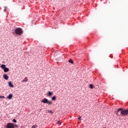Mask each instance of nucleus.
I'll return each instance as SVG.
<instances>
[{
  "mask_svg": "<svg viewBox=\"0 0 128 128\" xmlns=\"http://www.w3.org/2000/svg\"><path fill=\"white\" fill-rule=\"evenodd\" d=\"M0 98H6V97L4 96H0Z\"/></svg>",
  "mask_w": 128,
  "mask_h": 128,
  "instance_id": "nucleus-15",
  "label": "nucleus"
},
{
  "mask_svg": "<svg viewBox=\"0 0 128 128\" xmlns=\"http://www.w3.org/2000/svg\"><path fill=\"white\" fill-rule=\"evenodd\" d=\"M78 118V120H82V117L81 116H79V118Z\"/></svg>",
  "mask_w": 128,
  "mask_h": 128,
  "instance_id": "nucleus-19",
  "label": "nucleus"
},
{
  "mask_svg": "<svg viewBox=\"0 0 128 128\" xmlns=\"http://www.w3.org/2000/svg\"><path fill=\"white\" fill-rule=\"evenodd\" d=\"M4 70L5 72H8L10 71V69L8 68H5L4 69Z\"/></svg>",
  "mask_w": 128,
  "mask_h": 128,
  "instance_id": "nucleus-8",
  "label": "nucleus"
},
{
  "mask_svg": "<svg viewBox=\"0 0 128 128\" xmlns=\"http://www.w3.org/2000/svg\"><path fill=\"white\" fill-rule=\"evenodd\" d=\"M7 98H8V100H12V94H10L7 97Z\"/></svg>",
  "mask_w": 128,
  "mask_h": 128,
  "instance_id": "nucleus-7",
  "label": "nucleus"
},
{
  "mask_svg": "<svg viewBox=\"0 0 128 128\" xmlns=\"http://www.w3.org/2000/svg\"><path fill=\"white\" fill-rule=\"evenodd\" d=\"M15 34L18 36H22V30L20 28H16L15 30Z\"/></svg>",
  "mask_w": 128,
  "mask_h": 128,
  "instance_id": "nucleus-2",
  "label": "nucleus"
},
{
  "mask_svg": "<svg viewBox=\"0 0 128 128\" xmlns=\"http://www.w3.org/2000/svg\"><path fill=\"white\" fill-rule=\"evenodd\" d=\"M118 112L120 113V116H126L128 114V109L127 110H123L122 108H120L118 110L117 114H118Z\"/></svg>",
  "mask_w": 128,
  "mask_h": 128,
  "instance_id": "nucleus-1",
  "label": "nucleus"
},
{
  "mask_svg": "<svg viewBox=\"0 0 128 128\" xmlns=\"http://www.w3.org/2000/svg\"><path fill=\"white\" fill-rule=\"evenodd\" d=\"M0 68H2L3 70H4L6 68V65L5 64H2L0 66Z\"/></svg>",
  "mask_w": 128,
  "mask_h": 128,
  "instance_id": "nucleus-11",
  "label": "nucleus"
},
{
  "mask_svg": "<svg viewBox=\"0 0 128 128\" xmlns=\"http://www.w3.org/2000/svg\"><path fill=\"white\" fill-rule=\"evenodd\" d=\"M58 124H62V122H60V121H58Z\"/></svg>",
  "mask_w": 128,
  "mask_h": 128,
  "instance_id": "nucleus-18",
  "label": "nucleus"
},
{
  "mask_svg": "<svg viewBox=\"0 0 128 128\" xmlns=\"http://www.w3.org/2000/svg\"><path fill=\"white\" fill-rule=\"evenodd\" d=\"M43 104H48V106H50V104H52V102L46 99V98H44L41 101Z\"/></svg>",
  "mask_w": 128,
  "mask_h": 128,
  "instance_id": "nucleus-3",
  "label": "nucleus"
},
{
  "mask_svg": "<svg viewBox=\"0 0 128 128\" xmlns=\"http://www.w3.org/2000/svg\"><path fill=\"white\" fill-rule=\"evenodd\" d=\"M28 77H25L24 78V80H22V82H28Z\"/></svg>",
  "mask_w": 128,
  "mask_h": 128,
  "instance_id": "nucleus-10",
  "label": "nucleus"
},
{
  "mask_svg": "<svg viewBox=\"0 0 128 128\" xmlns=\"http://www.w3.org/2000/svg\"><path fill=\"white\" fill-rule=\"evenodd\" d=\"M36 128V125H34L32 126V128Z\"/></svg>",
  "mask_w": 128,
  "mask_h": 128,
  "instance_id": "nucleus-17",
  "label": "nucleus"
},
{
  "mask_svg": "<svg viewBox=\"0 0 128 128\" xmlns=\"http://www.w3.org/2000/svg\"><path fill=\"white\" fill-rule=\"evenodd\" d=\"M48 96H52V92H48Z\"/></svg>",
  "mask_w": 128,
  "mask_h": 128,
  "instance_id": "nucleus-9",
  "label": "nucleus"
},
{
  "mask_svg": "<svg viewBox=\"0 0 128 128\" xmlns=\"http://www.w3.org/2000/svg\"><path fill=\"white\" fill-rule=\"evenodd\" d=\"M8 84L10 88H14V84L12 83V82H9Z\"/></svg>",
  "mask_w": 128,
  "mask_h": 128,
  "instance_id": "nucleus-6",
  "label": "nucleus"
},
{
  "mask_svg": "<svg viewBox=\"0 0 128 128\" xmlns=\"http://www.w3.org/2000/svg\"><path fill=\"white\" fill-rule=\"evenodd\" d=\"M48 112H52V111H49Z\"/></svg>",
  "mask_w": 128,
  "mask_h": 128,
  "instance_id": "nucleus-21",
  "label": "nucleus"
},
{
  "mask_svg": "<svg viewBox=\"0 0 128 128\" xmlns=\"http://www.w3.org/2000/svg\"><path fill=\"white\" fill-rule=\"evenodd\" d=\"M3 78L6 80H8V76L6 74H4L3 75Z\"/></svg>",
  "mask_w": 128,
  "mask_h": 128,
  "instance_id": "nucleus-5",
  "label": "nucleus"
},
{
  "mask_svg": "<svg viewBox=\"0 0 128 128\" xmlns=\"http://www.w3.org/2000/svg\"><path fill=\"white\" fill-rule=\"evenodd\" d=\"M14 124L12 123H8L6 125V128H14Z\"/></svg>",
  "mask_w": 128,
  "mask_h": 128,
  "instance_id": "nucleus-4",
  "label": "nucleus"
},
{
  "mask_svg": "<svg viewBox=\"0 0 128 128\" xmlns=\"http://www.w3.org/2000/svg\"><path fill=\"white\" fill-rule=\"evenodd\" d=\"M56 96H54L52 98V100H56Z\"/></svg>",
  "mask_w": 128,
  "mask_h": 128,
  "instance_id": "nucleus-13",
  "label": "nucleus"
},
{
  "mask_svg": "<svg viewBox=\"0 0 128 128\" xmlns=\"http://www.w3.org/2000/svg\"><path fill=\"white\" fill-rule=\"evenodd\" d=\"M68 62H70V64H74V62L72 60H70Z\"/></svg>",
  "mask_w": 128,
  "mask_h": 128,
  "instance_id": "nucleus-14",
  "label": "nucleus"
},
{
  "mask_svg": "<svg viewBox=\"0 0 128 128\" xmlns=\"http://www.w3.org/2000/svg\"><path fill=\"white\" fill-rule=\"evenodd\" d=\"M6 9L5 8V9L4 10V12H6Z\"/></svg>",
  "mask_w": 128,
  "mask_h": 128,
  "instance_id": "nucleus-20",
  "label": "nucleus"
},
{
  "mask_svg": "<svg viewBox=\"0 0 128 128\" xmlns=\"http://www.w3.org/2000/svg\"><path fill=\"white\" fill-rule=\"evenodd\" d=\"M89 88H94V85L90 84L89 86Z\"/></svg>",
  "mask_w": 128,
  "mask_h": 128,
  "instance_id": "nucleus-12",
  "label": "nucleus"
},
{
  "mask_svg": "<svg viewBox=\"0 0 128 128\" xmlns=\"http://www.w3.org/2000/svg\"><path fill=\"white\" fill-rule=\"evenodd\" d=\"M12 122H16V119H13L12 120Z\"/></svg>",
  "mask_w": 128,
  "mask_h": 128,
  "instance_id": "nucleus-16",
  "label": "nucleus"
}]
</instances>
